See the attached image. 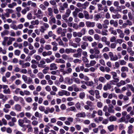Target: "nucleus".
Returning <instances> with one entry per match:
<instances>
[{"label":"nucleus","instance_id":"nucleus-21","mask_svg":"<svg viewBox=\"0 0 134 134\" xmlns=\"http://www.w3.org/2000/svg\"><path fill=\"white\" fill-rule=\"evenodd\" d=\"M66 82L68 84L70 85L73 83L72 80L69 77H66L65 78Z\"/></svg>","mask_w":134,"mask_h":134},{"label":"nucleus","instance_id":"nucleus-52","mask_svg":"<svg viewBox=\"0 0 134 134\" xmlns=\"http://www.w3.org/2000/svg\"><path fill=\"white\" fill-rule=\"evenodd\" d=\"M34 57V58L38 61L40 60L41 59V56L39 55H35Z\"/></svg>","mask_w":134,"mask_h":134},{"label":"nucleus","instance_id":"nucleus-63","mask_svg":"<svg viewBox=\"0 0 134 134\" xmlns=\"http://www.w3.org/2000/svg\"><path fill=\"white\" fill-rule=\"evenodd\" d=\"M6 71V68L3 67H2L0 69V72L1 74H3Z\"/></svg>","mask_w":134,"mask_h":134},{"label":"nucleus","instance_id":"nucleus-27","mask_svg":"<svg viewBox=\"0 0 134 134\" xmlns=\"http://www.w3.org/2000/svg\"><path fill=\"white\" fill-rule=\"evenodd\" d=\"M18 122L19 125L22 127H24L25 126V125H24V123L23 119H19L18 121Z\"/></svg>","mask_w":134,"mask_h":134},{"label":"nucleus","instance_id":"nucleus-35","mask_svg":"<svg viewBox=\"0 0 134 134\" xmlns=\"http://www.w3.org/2000/svg\"><path fill=\"white\" fill-rule=\"evenodd\" d=\"M31 23L32 25H38L39 24V21L38 20H33L31 21Z\"/></svg>","mask_w":134,"mask_h":134},{"label":"nucleus","instance_id":"nucleus-20","mask_svg":"<svg viewBox=\"0 0 134 134\" xmlns=\"http://www.w3.org/2000/svg\"><path fill=\"white\" fill-rule=\"evenodd\" d=\"M62 58L65 60H72L73 59L72 58L70 57L68 55L66 54H63L62 55Z\"/></svg>","mask_w":134,"mask_h":134},{"label":"nucleus","instance_id":"nucleus-39","mask_svg":"<svg viewBox=\"0 0 134 134\" xmlns=\"http://www.w3.org/2000/svg\"><path fill=\"white\" fill-rule=\"evenodd\" d=\"M108 128L109 131L110 132L112 131L114 129V125H111L108 127Z\"/></svg>","mask_w":134,"mask_h":134},{"label":"nucleus","instance_id":"nucleus-13","mask_svg":"<svg viewBox=\"0 0 134 134\" xmlns=\"http://www.w3.org/2000/svg\"><path fill=\"white\" fill-rule=\"evenodd\" d=\"M82 39L83 41H89L90 42H92L93 40V39L91 37L86 36H84L83 37Z\"/></svg>","mask_w":134,"mask_h":134},{"label":"nucleus","instance_id":"nucleus-58","mask_svg":"<svg viewBox=\"0 0 134 134\" xmlns=\"http://www.w3.org/2000/svg\"><path fill=\"white\" fill-rule=\"evenodd\" d=\"M5 11L6 12H7L9 14H10L14 12L13 10L11 9H7L5 10Z\"/></svg>","mask_w":134,"mask_h":134},{"label":"nucleus","instance_id":"nucleus-25","mask_svg":"<svg viewBox=\"0 0 134 134\" xmlns=\"http://www.w3.org/2000/svg\"><path fill=\"white\" fill-rule=\"evenodd\" d=\"M110 24L111 25L113 24V26L116 27L118 26V23L117 21H114L113 20H110Z\"/></svg>","mask_w":134,"mask_h":134},{"label":"nucleus","instance_id":"nucleus-23","mask_svg":"<svg viewBox=\"0 0 134 134\" xmlns=\"http://www.w3.org/2000/svg\"><path fill=\"white\" fill-rule=\"evenodd\" d=\"M51 74L53 75H55L57 76H59L60 75V71L58 70L52 71L51 72Z\"/></svg>","mask_w":134,"mask_h":134},{"label":"nucleus","instance_id":"nucleus-49","mask_svg":"<svg viewBox=\"0 0 134 134\" xmlns=\"http://www.w3.org/2000/svg\"><path fill=\"white\" fill-rule=\"evenodd\" d=\"M85 94L84 92L80 93L79 94V97L81 99H83L85 97Z\"/></svg>","mask_w":134,"mask_h":134},{"label":"nucleus","instance_id":"nucleus-34","mask_svg":"<svg viewBox=\"0 0 134 134\" xmlns=\"http://www.w3.org/2000/svg\"><path fill=\"white\" fill-rule=\"evenodd\" d=\"M108 32V30L107 29H103L101 32V34L102 35L107 36L108 35L107 32Z\"/></svg>","mask_w":134,"mask_h":134},{"label":"nucleus","instance_id":"nucleus-19","mask_svg":"<svg viewBox=\"0 0 134 134\" xmlns=\"http://www.w3.org/2000/svg\"><path fill=\"white\" fill-rule=\"evenodd\" d=\"M52 54L51 51H48L47 52L44 51L42 52V55L43 57L51 55Z\"/></svg>","mask_w":134,"mask_h":134},{"label":"nucleus","instance_id":"nucleus-10","mask_svg":"<svg viewBox=\"0 0 134 134\" xmlns=\"http://www.w3.org/2000/svg\"><path fill=\"white\" fill-rule=\"evenodd\" d=\"M95 24L94 22H91L89 21H87L86 22V25L88 27H94L95 26Z\"/></svg>","mask_w":134,"mask_h":134},{"label":"nucleus","instance_id":"nucleus-56","mask_svg":"<svg viewBox=\"0 0 134 134\" xmlns=\"http://www.w3.org/2000/svg\"><path fill=\"white\" fill-rule=\"evenodd\" d=\"M97 6L98 10H103L104 8L102 7V4H98Z\"/></svg>","mask_w":134,"mask_h":134},{"label":"nucleus","instance_id":"nucleus-61","mask_svg":"<svg viewBox=\"0 0 134 134\" xmlns=\"http://www.w3.org/2000/svg\"><path fill=\"white\" fill-rule=\"evenodd\" d=\"M97 113V112L96 110H93V112L92 114L91 115V118H94L95 116L96 115L95 114Z\"/></svg>","mask_w":134,"mask_h":134},{"label":"nucleus","instance_id":"nucleus-50","mask_svg":"<svg viewBox=\"0 0 134 134\" xmlns=\"http://www.w3.org/2000/svg\"><path fill=\"white\" fill-rule=\"evenodd\" d=\"M69 111H74V112H76L77 110L75 107L74 106H72L69 108Z\"/></svg>","mask_w":134,"mask_h":134},{"label":"nucleus","instance_id":"nucleus-24","mask_svg":"<svg viewBox=\"0 0 134 134\" xmlns=\"http://www.w3.org/2000/svg\"><path fill=\"white\" fill-rule=\"evenodd\" d=\"M9 34V31L7 30H4L1 33V35L2 37H3L5 35H7Z\"/></svg>","mask_w":134,"mask_h":134},{"label":"nucleus","instance_id":"nucleus-59","mask_svg":"<svg viewBox=\"0 0 134 134\" xmlns=\"http://www.w3.org/2000/svg\"><path fill=\"white\" fill-rule=\"evenodd\" d=\"M64 90H62V91L58 92V94L60 96H63L65 95Z\"/></svg>","mask_w":134,"mask_h":134},{"label":"nucleus","instance_id":"nucleus-7","mask_svg":"<svg viewBox=\"0 0 134 134\" xmlns=\"http://www.w3.org/2000/svg\"><path fill=\"white\" fill-rule=\"evenodd\" d=\"M109 55L111 61H115L118 59V56L116 55H114L112 52H110L109 53Z\"/></svg>","mask_w":134,"mask_h":134},{"label":"nucleus","instance_id":"nucleus-8","mask_svg":"<svg viewBox=\"0 0 134 134\" xmlns=\"http://www.w3.org/2000/svg\"><path fill=\"white\" fill-rule=\"evenodd\" d=\"M35 15L37 18L40 19H41L43 16V13L41 9H39L38 10L37 12L35 13Z\"/></svg>","mask_w":134,"mask_h":134},{"label":"nucleus","instance_id":"nucleus-54","mask_svg":"<svg viewBox=\"0 0 134 134\" xmlns=\"http://www.w3.org/2000/svg\"><path fill=\"white\" fill-rule=\"evenodd\" d=\"M33 82L32 80L30 77L28 78V79L26 82V83L29 84L31 83H32Z\"/></svg>","mask_w":134,"mask_h":134},{"label":"nucleus","instance_id":"nucleus-12","mask_svg":"<svg viewBox=\"0 0 134 134\" xmlns=\"http://www.w3.org/2000/svg\"><path fill=\"white\" fill-rule=\"evenodd\" d=\"M14 109L16 111L20 112L22 110V107L21 106L18 104H16L14 107Z\"/></svg>","mask_w":134,"mask_h":134},{"label":"nucleus","instance_id":"nucleus-41","mask_svg":"<svg viewBox=\"0 0 134 134\" xmlns=\"http://www.w3.org/2000/svg\"><path fill=\"white\" fill-rule=\"evenodd\" d=\"M49 69V68L48 66L45 67L44 68V69H43L42 71L43 73L44 74H46L48 73V70Z\"/></svg>","mask_w":134,"mask_h":134},{"label":"nucleus","instance_id":"nucleus-28","mask_svg":"<svg viewBox=\"0 0 134 134\" xmlns=\"http://www.w3.org/2000/svg\"><path fill=\"white\" fill-rule=\"evenodd\" d=\"M88 44L86 42H84L83 44L81 46V49H85L88 46Z\"/></svg>","mask_w":134,"mask_h":134},{"label":"nucleus","instance_id":"nucleus-37","mask_svg":"<svg viewBox=\"0 0 134 134\" xmlns=\"http://www.w3.org/2000/svg\"><path fill=\"white\" fill-rule=\"evenodd\" d=\"M38 77L40 79H42L44 77V75L41 72H39L37 74Z\"/></svg>","mask_w":134,"mask_h":134},{"label":"nucleus","instance_id":"nucleus-11","mask_svg":"<svg viewBox=\"0 0 134 134\" xmlns=\"http://www.w3.org/2000/svg\"><path fill=\"white\" fill-rule=\"evenodd\" d=\"M46 62L43 59H42L40 62V64L38 65V67L44 68L46 67V65H45Z\"/></svg>","mask_w":134,"mask_h":134},{"label":"nucleus","instance_id":"nucleus-44","mask_svg":"<svg viewBox=\"0 0 134 134\" xmlns=\"http://www.w3.org/2000/svg\"><path fill=\"white\" fill-rule=\"evenodd\" d=\"M23 119L24 123L29 124L31 123V121L28 119L26 117L24 118Z\"/></svg>","mask_w":134,"mask_h":134},{"label":"nucleus","instance_id":"nucleus-30","mask_svg":"<svg viewBox=\"0 0 134 134\" xmlns=\"http://www.w3.org/2000/svg\"><path fill=\"white\" fill-rule=\"evenodd\" d=\"M121 71L122 72H128L129 71V69L126 66H123L121 68Z\"/></svg>","mask_w":134,"mask_h":134},{"label":"nucleus","instance_id":"nucleus-26","mask_svg":"<svg viewBox=\"0 0 134 134\" xmlns=\"http://www.w3.org/2000/svg\"><path fill=\"white\" fill-rule=\"evenodd\" d=\"M48 14L49 16H53V10L51 8H48L47 9Z\"/></svg>","mask_w":134,"mask_h":134},{"label":"nucleus","instance_id":"nucleus-53","mask_svg":"<svg viewBox=\"0 0 134 134\" xmlns=\"http://www.w3.org/2000/svg\"><path fill=\"white\" fill-rule=\"evenodd\" d=\"M94 18L95 20L96 21H97L98 19L100 18V14H96L94 16Z\"/></svg>","mask_w":134,"mask_h":134},{"label":"nucleus","instance_id":"nucleus-33","mask_svg":"<svg viewBox=\"0 0 134 134\" xmlns=\"http://www.w3.org/2000/svg\"><path fill=\"white\" fill-rule=\"evenodd\" d=\"M0 99H2L3 101L5 102L7 99L8 98L6 96H4L3 94L0 93Z\"/></svg>","mask_w":134,"mask_h":134},{"label":"nucleus","instance_id":"nucleus-2","mask_svg":"<svg viewBox=\"0 0 134 134\" xmlns=\"http://www.w3.org/2000/svg\"><path fill=\"white\" fill-rule=\"evenodd\" d=\"M66 29H63V30L61 27H60L58 28L57 32L58 34H60L61 37H64L65 36V33L66 32Z\"/></svg>","mask_w":134,"mask_h":134},{"label":"nucleus","instance_id":"nucleus-31","mask_svg":"<svg viewBox=\"0 0 134 134\" xmlns=\"http://www.w3.org/2000/svg\"><path fill=\"white\" fill-rule=\"evenodd\" d=\"M17 5V4L15 2H12V3L8 4V7L10 8H13V7Z\"/></svg>","mask_w":134,"mask_h":134},{"label":"nucleus","instance_id":"nucleus-51","mask_svg":"<svg viewBox=\"0 0 134 134\" xmlns=\"http://www.w3.org/2000/svg\"><path fill=\"white\" fill-rule=\"evenodd\" d=\"M94 37L96 40H100L101 38L97 34H95L94 35Z\"/></svg>","mask_w":134,"mask_h":134},{"label":"nucleus","instance_id":"nucleus-38","mask_svg":"<svg viewBox=\"0 0 134 134\" xmlns=\"http://www.w3.org/2000/svg\"><path fill=\"white\" fill-rule=\"evenodd\" d=\"M98 80L102 83H104L106 81L105 78L103 77H99L98 79Z\"/></svg>","mask_w":134,"mask_h":134},{"label":"nucleus","instance_id":"nucleus-1","mask_svg":"<svg viewBox=\"0 0 134 134\" xmlns=\"http://www.w3.org/2000/svg\"><path fill=\"white\" fill-rule=\"evenodd\" d=\"M71 66V64L69 62H67L66 64V69L65 70L62 69L61 71L63 75H64L66 74L68 75L70 74L72 72V69L70 68Z\"/></svg>","mask_w":134,"mask_h":134},{"label":"nucleus","instance_id":"nucleus-29","mask_svg":"<svg viewBox=\"0 0 134 134\" xmlns=\"http://www.w3.org/2000/svg\"><path fill=\"white\" fill-rule=\"evenodd\" d=\"M127 87L129 88L133 93H134V87L132 84H127L126 85Z\"/></svg>","mask_w":134,"mask_h":134},{"label":"nucleus","instance_id":"nucleus-43","mask_svg":"<svg viewBox=\"0 0 134 134\" xmlns=\"http://www.w3.org/2000/svg\"><path fill=\"white\" fill-rule=\"evenodd\" d=\"M44 48L46 50H49L51 49V47L49 44H45Z\"/></svg>","mask_w":134,"mask_h":134},{"label":"nucleus","instance_id":"nucleus-40","mask_svg":"<svg viewBox=\"0 0 134 134\" xmlns=\"http://www.w3.org/2000/svg\"><path fill=\"white\" fill-rule=\"evenodd\" d=\"M30 66V64L29 62H26L23 64L22 66V67L23 68H25L27 67H29Z\"/></svg>","mask_w":134,"mask_h":134},{"label":"nucleus","instance_id":"nucleus-48","mask_svg":"<svg viewBox=\"0 0 134 134\" xmlns=\"http://www.w3.org/2000/svg\"><path fill=\"white\" fill-rule=\"evenodd\" d=\"M100 51L98 49H94V54L96 55H101L100 54L99 55L100 53Z\"/></svg>","mask_w":134,"mask_h":134},{"label":"nucleus","instance_id":"nucleus-9","mask_svg":"<svg viewBox=\"0 0 134 134\" xmlns=\"http://www.w3.org/2000/svg\"><path fill=\"white\" fill-rule=\"evenodd\" d=\"M49 68V70L51 71L56 70L58 69L57 64L54 63L51 64L50 65Z\"/></svg>","mask_w":134,"mask_h":134},{"label":"nucleus","instance_id":"nucleus-36","mask_svg":"<svg viewBox=\"0 0 134 134\" xmlns=\"http://www.w3.org/2000/svg\"><path fill=\"white\" fill-rule=\"evenodd\" d=\"M112 18L113 19H119L121 17V15L119 14H117L115 15H113L112 16Z\"/></svg>","mask_w":134,"mask_h":134},{"label":"nucleus","instance_id":"nucleus-32","mask_svg":"<svg viewBox=\"0 0 134 134\" xmlns=\"http://www.w3.org/2000/svg\"><path fill=\"white\" fill-rule=\"evenodd\" d=\"M85 83L87 86L92 87L93 86L94 82L92 81H88L87 82H85Z\"/></svg>","mask_w":134,"mask_h":134},{"label":"nucleus","instance_id":"nucleus-4","mask_svg":"<svg viewBox=\"0 0 134 134\" xmlns=\"http://www.w3.org/2000/svg\"><path fill=\"white\" fill-rule=\"evenodd\" d=\"M71 10L69 9H67L65 14L62 16V19L64 20H67V18L69 16L71 13Z\"/></svg>","mask_w":134,"mask_h":134},{"label":"nucleus","instance_id":"nucleus-57","mask_svg":"<svg viewBox=\"0 0 134 134\" xmlns=\"http://www.w3.org/2000/svg\"><path fill=\"white\" fill-rule=\"evenodd\" d=\"M81 39L78 37H76L74 39V41L77 43H79L81 41Z\"/></svg>","mask_w":134,"mask_h":134},{"label":"nucleus","instance_id":"nucleus-15","mask_svg":"<svg viewBox=\"0 0 134 134\" xmlns=\"http://www.w3.org/2000/svg\"><path fill=\"white\" fill-rule=\"evenodd\" d=\"M54 111V109L53 108H51L49 107L46 108V110L45 111L44 113L46 114H48L49 112L52 113Z\"/></svg>","mask_w":134,"mask_h":134},{"label":"nucleus","instance_id":"nucleus-55","mask_svg":"<svg viewBox=\"0 0 134 134\" xmlns=\"http://www.w3.org/2000/svg\"><path fill=\"white\" fill-rule=\"evenodd\" d=\"M41 111H44V113L45 110V107L42 106H40L38 108Z\"/></svg>","mask_w":134,"mask_h":134},{"label":"nucleus","instance_id":"nucleus-60","mask_svg":"<svg viewBox=\"0 0 134 134\" xmlns=\"http://www.w3.org/2000/svg\"><path fill=\"white\" fill-rule=\"evenodd\" d=\"M3 92L5 94H10V90L8 88L7 89H5L3 91Z\"/></svg>","mask_w":134,"mask_h":134},{"label":"nucleus","instance_id":"nucleus-46","mask_svg":"<svg viewBox=\"0 0 134 134\" xmlns=\"http://www.w3.org/2000/svg\"><path fill=\"white\" fill-rule=\"evenodd\" d=\"M35 116L38 118H42V115L41 114L39 113L38 111H36L35 112Z\"/></svg>","mask_w":134,"mask_h":134},{"label":"nucleus","instance_id":"nucleus-64","mask_svg":"<svg viewBox=\"0 0 134 134\" xmlns=\"http://www.w3.org/2000/svg\"><path fill=\"white\" fill-rule=\"evenodd\" d=\"M20 69L18 67L16 66L15 67L13 71V72H18L20 71Z\"/></svg>","mask_w":134,"mask_h":134},{"label":"nucleus","instance_id":"nucleus-16","mask_svg":"<svg viewBox=\"0 0 134 134\" xmlns=\"http://www.w3.org/2000/svg\"><path fill=\"white\" fill-rule=\"evenodd\" d=\"M85 18L87 19H92L93 18V16H91L90 18L89 17V15L88 12L86 10H84L83 12Z\"/></svg>","mask_w":134,"mask_h":134},{"label":"nucleus","instance_id":"nucleus-47","mask_svg":"<svg viewBox=\"0 0 134 134\" xmlns=\"http://www.w3.org/2000/svg\"><path fill=\"white\" fill-rule=\"evenodd\" d=\"M20 53L21 51L20 50L17 49L14 51V53L15 55L19 56L20 55Z\"/></svg>","mask_w":134,"mask_h":134},{"label":"nucleus","instance_id":"nucleus-18","mask_svg":"<svg viewBox=\"0 0 134 134\" xmlns=\"http://www.w3.org/2000/svg\"><path fill=\"white\" fill-rule=\"evenodd\" d=\"M133 126L131 125H130L128 127V130L127 131V133L128 134H132L133 133Z\"/></svg>","mask_w":134,"mask_h":134},{"label":"nucleus","instance_id":"nucleus-17","mask_svg":"<svg viewBox=\"0 0 134 134\" xmlns=\"http://www.w3.org/2000/svg\"><path fill=\"white\" fill-rule=\"evenodd\" d=\"M111 88V85L109 83H107L104 86L103 89L104 91H106L108 90H110Z\"/></svg>","mask_w":134,"mask_h":134},{"label":"nucleus","instance_id":"nucleus-14","mask_svg":"<svg viewBox=\"0 0 134 134\" xmlns=\"http://www.w3.org/2000/svg\"><path fill=\"white\" fill-rule=\"evenodd\" d=\"M76 116L78 118H85L86 116V114L83 112H79L76 115Z\"/></svg>","mask_w":134,"mask_h":134},{"label":"nucleus","instance_id":"nucleus-3","mask_svg":"<svg viewBox=\"0 0 134 134\" xmlns=\"http://www.w3.org/2000/svg\"><path fill=\"white\" fill-rule=\"evenodd\" d=\"M68 4L66 2L64 3L62 5L60 6L59 9L60 12L61 13H64V10L65 8H68Z\"/></svg>","mask_w":134,"mask_h":134},{"label":"nucleus","instance_id":"nucleus-22","mask_svg":"<svg viewBox=\"0 0 134 134\" xmlns=\"http://www.w3.org/2000/svg\"><path fill=\"white\" fill-rule=\"evenodd\" d=\"M101 55H95L94 54H91L90 55V59H92L94 58H95L96 59H98V58H101Z\"/></svg>","mask_w":134,"mask_h":134},{"label":"nucleus","instance_id":"nucleus-6","mask_svg":"<svg viewBox=\"0 0 134 134\" xmlns=\"http://www.w3.org/2000/svg\"><path fill=\"white\" fill-rule=\"evenodd\" d=\"M77 53L74 54L73 56L76 58H78L81 56V53L82 50L81 48H79L77 50Z\"/></svg>","mask_w":134,"mask_h":134},{"label":"nucleus","instance_id":"nucleus-42","mask_svg":"<svg viewBox=\"0 0 134 134\" xmlns=\"http://www.w3.org/2000/svg\"><path fill=\"white\" fill-rule=\"evenodd\" d=\"M109 120L111 121H115L116 120V118L115 116H110L109 118Z\"/></svg>","mask_w":134,"mask_h":134},{"label":"nucleus","instance_id":"nucleus-62","mask_svg":"<svg viewBox=\"0 0 134 134\" xmlns=\"http://www.w3.org/2000/svg\"><path fill=\"white\" fill-rule=\"evenodd\" d=\"M116 45V44L115 43H111L110 45L109 46V47H110L111 48L114 49L115 48Z\"/></svg>","mask_w":134,"mask_h":134},{"label":"nucleus","instance_id":"nucleus-5","mask_svg":"<svg viewBox=\"0 0 134 134\" xmlns=\"http://www.w3.org/2000/svg\"><path fill=\"white\" fill-rule=\"evenodd\" d=\"M43 26H41L40 30L41 32L43 33L49 27V25L48 24L45 23H43Z\"/></svg>","mask_w":134,"mask_h":134},{"label":"nucleus","instance_id":"nucleus-45","mask_svg":"<svg viewBox=\"0 0 134 134\" xmlns=\"http://www.w3.org/2000/svg\"><path fill=\"white\" fill-rule=\"evenodd\" d=\"M32 105L33 106V109L34 110H37V106L38 104L36 102L32 104Z\"/></svg>","mask_w":134,"mask_h":134}]
</instances>
